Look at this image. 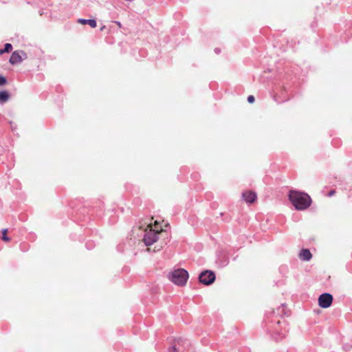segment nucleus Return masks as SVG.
<instances>
[{"instance_id":"8","label":"nucleus","mask_w":352,"mask_h":352,"mask_svg":"<svg viewBox=\"0 0 352 352\" xmlns=\"http://www.w3.org/2000/svg\"><path fill=\"white\" fill-rule=\"evenodd\" d=\"M242 197L245 201L248 204L254 203L257 199V195L252 190L245 191L242 194Z\"/></svg>"},{"instance_id":"21","label":"nucleus","mask_w":352,"mask_h":352,"mask_svg":"<svg viewBox=\"0 0 352 352\" xmlns=\"http://www.w3.org/2000/svg\"><path fill=\"white\" fill-rule=\"evenodd\" d=\"M104 28V26H103L102 28H100V30H103Z\"/></svg>"},{"instance_id":"2","label":"nucleus","mask_w":352,"mask_h":352,"mask_svg":"<svg viewBox=\"0 0 352 352\" xmlns=\"http://www.w3.org/2000/svg\"><path fill=\"white\" fill-rule=\"evenodd\" d=\"M289 199L297 210L307 208L311 202V198L307 194L296 190H290Z\"/></svg>"},{"instance_id":"5","label":"nucleus","mask_w":352,"mask_h":352,"mask_svg":"<svg viewBox=\"0 0 352 352\" xmlns=\"http://www.w3.org/2000/svg\"><path fill=\"white\" fill-rule=\"evenodd\" d=\"M190 345L189 340L179 338L175 342V344L168 349L169 352H184L186 346Z\"/></svg>"},{"instance_id":"11","label":"nucleus","mask_w":352,"mask_h":352,"mask_svg":"<svg viewBox=\"0 0 352 352\" xmlns=\"http://www.w3.org/2000/svg\"><path fill=\"white\" fill-rule=\"evenodd\" d=\"M78 22L82 25H89L91 28H96V21L94 19H79L78 20Z\"/></svg>"},{"instance_id":"23","label":"nucleus","mask_w":352,"mask_h":352,"mask_svg":"<svg viewBox=\"0 0 352 352\" xmlns=\"http://www.w3.org/2000/svg\"><path fill=\"white\" fill-rule=\"evenodd\" d=\"M277 324H280V321H278V322H277Z\"/></svg>"},{"instance_id":"17","label":"nucleus","mask_w":352,"mask_h":352,"mask_svg":"<svg viewBox=\"0 0 352 352\" xmlns=\"http://www.w3.org/2000/svg\"><path fill=\"white\" fill-rule=\"evenodd\" d=\"M254 100H255V98L253 96L251 95L248 97V102L249 103H253L254 102Z\"/></svg>"},{"instance_id":"7","label":"nucleus","mask_w":352,"mask_h":352,"mask_svg":"<svg viewBox=\"0 0 352 352\" xmlns=\"http://www.w3.org/2000/svg\"><path fill=\"white\" fill-rule=\"evenodd\" d=\"M142 251L148 253H154L160 251L163 247L162 243H143Z\"/></svg>"},{"instance_id":"16","label":"nucleus","mask_w":352,"mask_h":352,"mask_svg":"<svg viewBox=\"0 0 352 352\" xmlns=\"http://www.w3.org/2000/svg\"><path fill=\"white\" fill-rule=\"evenodd\" d=\"M6 82V78L3 76H0V86L5 85Z\"/></svg>"},{"instance_id":"14","label":"nucleus","mask_w":352,"mask_h":352,"mask_svg":"<svg viewBox=\"0 0 352 352\" xmlns=\"http://www.w3.org/2000/svg\"><path fill=\"white\" fill-rule=\"evenodd\" d=\"M7 234H8V229H3L1 231V239L4 241H8L11 240L10 238H9L7 236Z\"/></svg>"},{"instance_id":"3","label":"nucleus","mask_w":352,"mask_h":352,"mask_svg":"<svg viewBox=\"0 0 352 352\" xmlns=\"http://www.w3.org/2000/svg\"><path fill=\"white\" fill-rule=\"evenodd\" d=\"M168 277L174 284L182 287L187 283L188 272L183 268H179L169 273Z\"/></svg>"},{"instance_id":"19","label":"nucleus","mask_w":352,"mask_h":352,"mask_svg":"<svg viewBox=\"0 0 352 352\" xmlns=\"http://www.w3.org/2000/svg\"><path fill=\"white\" fill-rule=\"evenodd\" d=\"M4 52H6L3 51V50H0V54H3Z\"/></svg>"},{"instance_id":"10","label":"nucleus","mask_w":352,"mask_h":352,"mask_svg":"<svg viewBox=\"0 0 352 352\" xmlns=\"http://www.w3.org/2000/svg\"><path fill=\"white\" fill-rule=\"evenodd\" d=\"M312 257V254L309 249H302L299 253V258L305 261H309Z\"/></svg>"},{"instance_id":"24","label":"nucleus","mask_w":352,"mask_h":352,"mask_svg":"<svg viewBox=\"0 0 352 352\" xmlns=\"http://www.w3.org/2000/svg\"><path fill=\"white\" fill-rule=\"evenodd\" d=\"M93 248V247H91V248ZM87 249H89H89H91V248H89V247H88V246L87 247Z\"/></svg>"},{"instance_id":"15","label":"nucleus","mask_w":352,"mask_h":352,"mask_svg":"<svg viewBox=\"0 0 352 352\" xmlns=\"http://www.w3.org/2000/svg\"><path fill=\"white\" fill-rule=\"evenodd\" d=\"M12 49V46L10 43H6L5 45V47L3 49V51H6V52H9Z\"/></svg>"},{"instance_id":"9","label":"nucleus","mask_w":352,"mask_h":352,"mask_svg":"<svg viewBox=\"0 0 352 352\" xmlns=\"http://www.w3.org/2000/svg\"><path fill=\"white\" fill-rule=\"evenodd\" d=\"M22 60L23 58L20 55V52L18 51H15L12 54L9 61L12 65H15L21 63Z\"/></svg>"},{"instance_id":"13","label":"nucleus","mask_w":352,"mask_h":352,"mask_svg":"<svg viewBox=\"0 0 352 352\" xmlns=\"http://www.w3.org/2000/svg\"><path fill=\"white\" fill-rule=\"evenodd\" d=\"M285 337V335L280 332H276L272 336V338L276 342L281 340Z\"/></svg>"},{"instance_id":"6","label":"nucleus","mask_w":352,"mask_h":352,"mask_svg":"<svg viewBox=\"0 0 352 352\" xmlns=\"http://www.w3.org/2000/svg\"><path fill=\"white\" fill-rule=\"evenodd\" d=\"M333 296L329 293H323L318 298V305L322 308L329 307L333 302Z\"/></svg>"},{"instance_id":"22","label":"nucleus","mask_w":352,"mask_h":352,"mask_svg":"<svg viewBox=\"0 0 352 352\" xmlns=\"http://www.w3.org/2000/svg\"><path fill=\"white\" fill-rule=\"evenodd\" d=\"M118 25L120 26V22H118Z\"/></svg>"},{"instance_id":"1","label":"nucleus","mask_w":352,"mask_h":352,"mask_svg":"<svg viewBox=\"0 0 352 352\" xmlns=\"http://www.w3.org/2000/svg\"><path fill=\"white\" fill-rule=\"evenodd\" d=\"M133 235L142 236V242H157L159 240L164 241L168 239V232L162 229L158 222L151 223L140 221L139 224L132 230Z\"/></svg>"},{"instance_id":"4","label":"nucleus","mask_w":352,"mask_h":352,"mask_svg":"<svg viewBox=\"0 0 352 352\" xmlns=\"http://www.w3.org/2000/svg\"><path fill=\"white\" fill-rule=\"evenodd\" d=\"M216 278L214 272L210 270H205L202 272L199 276V280L201 283L205 285H210L212 284Z\"/></svg>"},{"instance_id":"20","label":"nucleus","mask_w":352,"mask_h":352,"mask_svg":"<svg viewBox=\"0 0 352 352\" xmlns=\"http://www.w3.org/2000/svg\"><path fill=\"white\" fill-rule=\"evenodd\" d=\"M219 51H220V50H218V49H216V50H215L216 53H219Z\"/></svg>"},{"instance_id":"18","label":"nucleus","mask_w":352,"mask_h":352,"mask_svg":"<svg viewBox=\"0 0 352 352\" xmlns=\"http://www.w3.org/2000/svg\"><path fill=\"white\" fill-rule=\"evenodd\" d=\"M335 193H336V191L334 190H331L329 192L328 196L331 197V196L334 195Z\"/></svg>"},{"instance_id":"12","label":"nucleus","mask_w":352,"mask_h":352,"mask_svg":"<svg viewBox=\"0 0 352 352\" xmlns=\"http://www.w3.org/2000/svg\"><path fill=\"white\" fill-rule=\"evenodd\" d=\"M10 98V94L7 91H0V103H6Z\"/></svg>"}]
</instances>
